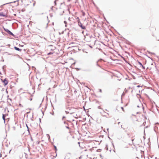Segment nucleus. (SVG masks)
<instances>
[{"instance_id":"nucleus-1","label":"nucleus","mask_w":159,"mask_h":159,"mask_svg":"<svg viewBox=\"0 0 159 159\" xmlns=\"http://www.w3.org/2000/svg\"><path fill=\"white\" fill-rule=\"evenodd\" d=\"M132 118L133 119H134V121L135 122L138 121V122H139L140 121V120H141L140 119H139V118L138 119L137 116H133L132 117Z\"/></svg>"},{"instance_id":"nucleus-2","label":"nucleus","mask_w":159,"mask_h":159,"mask_svg":"<svg viewBox=\"0 0 159 159\" xmlns=\"http://www.w3.org/2000/svg\"><path fill=\"white\" fill-rule=\"evenodd\" d=\"M1 80L2 82L4 83L5 86H6L8 84V81L7 79L5 78L3 80L1 79Z\"/></svg>"},{"instance_id":"nucleus-3","label":"nucleus","mask_w":159,"mask_h":159,"mask_svg":"<svg viewBox=\"0 0 159 159\" xmlns=\"http://www.w3.org/2000/svg\"><path fill=\"white\" fill-rule=\"evenodd\" d=\"M8 115L7 114H3L2 115V118L3 119V120H4V122L5 123V120L7 119H8L9 118H7L6 119V118L7 116Z\"/></svg>"},{"instance_id":"nucleus-4","label":"nucleus","mask_w":159,"mask_h":159,"mask_svg":"<svg viewBox=\"0 0 159 159\" xmlns=\"http://www.w3.org/2000/svg\"><path fill=\"white\" fill-rule=\"evenodd\" d=\"M7 13V11H6V13L4 14L3 12L0 13V16H6Z\"/></svg>"},{"instance_id":"nucleus-5","label":"nucleus","mask_w":159,"mask_h":159,"mask_svg":"<svg viewBox=\"0 0 159 159\" xmlns=\"http://www.w3.org/2000/svg\"><path fill=\"white\" fill-rule=\"evenodd\" d=\"M150 30L151 31H154L156 30V28L154 27H151L150 28Z\"/></svg>"},{"instance_id":"nucleus-6","label":"nucleus","mask_w":159,"mask_h":159,"mask_svg":"<svg viewBox=\"0 0 159 159\" xmlns=\"http://www.w3.org/2000/svg\"><path fill=\"white\" fill-rule=\"evenodd\" d=\"M80 25H79L80 26V27L83 29H85V27L84 26H83L82 25V24H81V23L80 22Z\"/></svg>"},{"instance_id":"nucleus-7","label":"nucleus","mask_w":159,"mask_h":159,"mask_svg":"<svg viewBox=\"0 0 159 159\" xmlns=\"http://www.w3.org/2000/svg\"><path fill=\"white\" fill-rule=\"evenodd\" d=\"M14 49L16 50L20 51H21V49H20V48H18L16 47H14Z\"/></svg>"},{"instance_id":"nucleus-8","label":"nucleus","mask_w":159,"mask_h":159,"mask_svg":"<svg viewBox=\"0 0 159 159\" xmlns=\"http://www.w3.org/2000/svg\"><path fill=\"white\" fill-rule=\"evenodd\" d=\"M76 19L77 20V22L78 23V24H79V25H80V20L79 18V17H77V18H76Z\"/></svg>"},{"instance_id":"nucleus-9","label":"nucleus","mask_w":159,"mask_h":159,"mask_svg":"<svg viewBox=\"0 0 159 159\" xmlns=\"http://www.w3.org/2000/svg\"><path fill=\"white\" fill-rule=\"evenodd\" d=\"M57 1V0H55V1H54V4H55V5H57V3H56V2Z\"/></svg>"},{"instance_id":"nucleus-10","label":"nucleus","mask_w":159,"mask_h":159,"mask_svg":"<svg viewBox=\"0 0 159 159\" xmlns=\"http://www.w3.org/2000/svg\"><path fill=\"white\" fill-rule=\"evenodd\" d=\"M7 31V32L8 31L9 32H10V34H11V35H13V34H12L11 32L10 31H9V30H7V31Z\"/></svg>"},{"instance_id":"nucleus-11","label":"nucleus","mask_w":159,"mask_h":159,"mask_svg":"<svg viewBox=\"0 0 159 159\" xmlns=\"http://www.w3.org/2000/svg\"><path fill=\"white\" fill-rule=\"evenodd\" d=\"M139 64L142 67H143V65H142V64L139 62Z\"/></svg>"},{"instance_id":"nucleus-12","label":"nucleus","mask_w":159,"mask_h":159,"mask_svg":"<svg viewBox=\"0 0 159 159\" xmlns=\"http://www.w3.org/2000/svg\"><path fill=\"white\" fill-rule=\"evenodd\" d=\"M54 147L55 149L56 150V151L57 150V147H56V146H54Z\"/></svg>"},{"instance_id":"nucleus-13","label":"nucleus","mask_w":159,"mask_h":159,"mask_svg":"<svg viewBox=\"0 0 159 159\" xmlns=\"http://www.w3.org/2000/svg\"><path fill=\"white\" fill-rule=\"evenodd\" d=\"M82 15H83L84 16L85 15V13L83 11H82Z\"/></svg>"},{"instance_id":"nucleus-14","label":"nucleus","mask_w":159,"mask_h":159,"mask_svg":"<svg viewBox=\"0 0 159 159\" xmlns=\"http://www.w3.org/2000/svg\"><path fill=\"white\" fill-rule=\"evenodd\" d=\"M134 139H132V141L133 142V144H134V143L133 142V141H134Z\"/></svg>"},{"instance_id":"nucleus-15","label":"nucleus","mask_w":159,"mask_h":159,"mask_svg":"<svg viewBox=\"0 0 159 159\" xmlns=\"http://www.w3.org/2000/svg\"><path fill=\"white\" fill-rule=\"evenodd\" d=\"M142 67L143 68V69H145V67L144 66H143V67Z\"/></svg>"},{"instance_id":"nucleus-16","label":"nucleus","mask_w":159,"mask_h":159,"mask_svg":"<svg viewBox=\"0 0 159 159\" xmlns=\"http://www.w3.org/2000/svg\"><path fill=\"white\" fill-rule=\"evenodd\" d=\"M93 131H94V130H92V133H94V132H93Z\"/></svg>"},{"instance_id":"nucleus-17","label":"nucleus","mask_w":159,"mask_h":159,"mask_svg":"<svg viewBox=\"0 0 159 159\" xmlns=\"http://www.w3.org/2000/svg\"><path fill=\"white\" fill-rule=\"evenodd\" d=\"M66 127L68 129L69 128V127L68 126Z\"/></svg>"},{"instance_id":"nucleus-18","label":"nucleus","mask_w":159,"mask_h":159,"mask_svg":"<svg viewBox=\"0 0 159 159\" xmlns=\"http://www.w3.org/2000/svg\"><path fill=\"white\" fill-rule=\"evenodd\" d=\"M51 53H48V54H51Z\"/></svg>"},{"instance_id":"nucleus-19","label":"nucleus","mask_w":159,"mask_h":159,"mask_svg":"<svg viewBox=\"0 0 159 159\" xmlns=\"http://www.w3.org/2000/svg\"><path fill=\"white\" fill-rule=\"evenodd\" d=\"M140 86H139V85H138V86H137V87H139Z\"/></svg>"},{"instance_id":"nucleus-20","label":"nucleus","mask_w":159,"mask_h":159,"mask_svg":"<svg viewBox=\"0 0 159 159\" xmlns=\"http://www.w3.org/2000/svg\"><path fill=\"white\" fill-rule=\"evenodd\" d=\"M100 91L101 92V89L100 90Z\"/></svg>"},{"instance_id":"nucleus-21","label":"nucleus","mask_w":159,"mask_h":159,"mask_svg":"<svg viewBox=\"0 0 159 159\" xmlns=\"http://www.w3.org/2000/svg\"><path fill=\"white\" fill-rule=\"evenodd\" d=\"M1 74V73L0 72V74Z\"/></svg>"}]
</instances>
